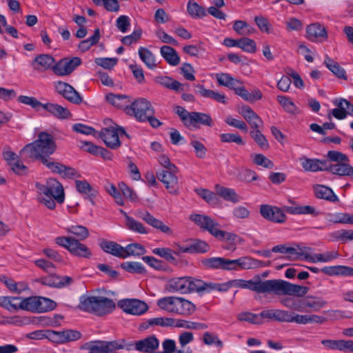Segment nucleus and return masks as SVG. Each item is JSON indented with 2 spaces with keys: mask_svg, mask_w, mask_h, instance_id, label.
I'll use <instances>...</instances> for the list:
<instances>
[{
  "mask_svg": "<svg viewBox=\"0 0 353 353\" xmlns=\"http://www.w3.org/2000/svg\"><path fill=\"white\" fill-rule=\"evenodd\" d=\"M327 160L309 159L302 157L299 159L301 165L306 172L329 171L333 174L344 176L353 173V167L349 163V158L341 152L330 150Z\"/></svg>",
  "mask_w": 353,
  "mask_h": 353,
  "instance_id": "obj_1",
  "label": "nucleus"
},
{
  "mask_svg": "<svg viewBox=\"0 0 353 353\" xmlns=\"http://www.w3.org/2000/svg\"><path fill=\"white\" fill-rule=\"evenodd\" d=\"M257 293L274 294L275 295H288L297 297L304 296L309 291V288L279 279H271L264 281L258 279L256 281L249 280L247 288Z\"/></svg>",
  "mask_w": 353,
  "mask_h": 353,
  "instance_id": "obj_2",
  "label": "nucleus"
},
{
  "mask_svg": "<svg viewBox=\"0 0 353 353\" xmlns=\"http://www.w3.org/2000/svg\"><path fill=\"white\" fill-rule=\"evenodd\" d=\"M57 149V145L52 135L42 132L34 142L26 145L20 152V154L26 158L43 161L48 158Z\"/></svg>",
  "mask_w": 353,
  "mask_h": 353,
  "instance_id": "obj_3",
  "label": "nucleus"
},
{
  "mask_svg": "<svg viewBox=\"0 0 353 353\" xmlns=\"http://www.w3.org/2000/svg\"><path fill=\"white\" fill-rule=\"evenodd\" d=\"M35 187L38 192V201L50 210L56 207V203H63L65 200L63 187L57 180L50 178L46 183H36Z\"/></svg>",
  "mask_w": 353,
  "mask_h": 353,
  "instance_id": "obj_4",
  "label": "nucleus"
},
{
  "mask_svg": "<svg viewBox=\"0 0 353 353\" xmlns=\"http://www.w3.org/2000/svg\"><path fill=\"white\" fill-rule=\"evenodd\" d=\"M78 307L81 311L103 316L112 312L115 303L113 300L103 296L83 295L80 297Z\"/></svg>",
  "mask_w": 353,
  "mask_h": 353,
  "instance_id": "obj_5",
  "label": "nucleus"
},
{
  "mask_svg": "<svg viewBox=\"0 0 353 353\" xmlns=\"http://www.w3.org/2000/svg\"><path fill=\"white\" fill-rule=\"evenodd\" d=\"M191 221L200 228L208 231L213 236L220 241H226L234 243L237 235L232 232H228L219 229V223L211 217L203 214H192Z\"/></svg>",
  "mask_w": 353,
  "mask_h": 353,
  "instance_id": "obj_6",
  "label": "nucleus"
},
{
  "mask_svg": "<svg viewBox=\"0 0 353 353\" xmlns=\"http://www.w3.org/2000/svg\"><path fill=\"white\" fill-rule=\"evenodd\" d=\"M56 306L54 301L41 296H31L21 301V310L32 312H45L53 310Z\"/></svg>",
  "mask_w": 353,
  "mask_h": 353,
  "instance_id": "obj_7",
  "label": "nucleus"
},
{
  "mask_svg": "<svg viewBox=\"0 0 353 353\" xmlns=\"http://www.w3.org/2000/svg\"><path fill=\"white\" fill-rule=\"evenodd\" d=\"M127 114L133 116L139 122L146 121L149 114H154V110L151 103L145 98H139L125 109Z\"/></svg>",
  "mask_w": 353,
  "mask_h": 353,
  "instance_id": "obj_8",
  "label": "nucleus"
},
{
  "mask_svg": "<svg viewBox=\"0 0 353 353\" xmlns=\"http://www.w3.org/2000/svg\"><path fill=\"white\" fill-rule=\"evenodd\" d=\"M197 279L191 276L172 278L167 283V290L172 293L188 294L196 292Z\"/></svg>",
  "mask_w": 353,
  "mask_h": 353,
  "instance_id": "obj_9",
  "label": "nucleus"
},
{
  "mask_svg": "<svg viewBox=\"0 0 353 353\" xmlns=\"http://www.w3.org/2000/svg\"><path fill=\"white\" fill-rule=\"evenodd\" d=\"M55 242L74 256L89 258L92 254L90 250L85 245L72 237L59 236L56 238Z\"/></svg>",
  "mask_w": 353,
  "mask_h": 353,
  "instance_id": "obj_10",
  "label": "nucleus"
},
{
  "mask_svg": "<svg viewBox=\"0 0 353 353\" xmlns=\"http://www.w3.org/2000/svg\"><path fill=\"white\" fill-rule=\"evenodd\" d=\"M119 135H125L129 137L125 129L123 127H117L114 128H103L100 131V137L102 139L105 144L110 148L116 149L120 146Z\"/></svg>",
  "mask_w": 353,
  "mask_h": 353,
  "instance_id": "obj_11",
  "label": "nucleus"
},
{
  "mask_svg": "<svg viewBox=\"0 0 353 353\" xmlns=\"http://www.w3.org/2000/svg\"><path fill=\"white\" fill-rule=\"evenodd\" d=\"M179 172L177 170H161L157 172L156 175L157 179L162 182L165 188L171 194H176L178 189L179 181L176 174Z\"/></svg>",
  "mask_w": 353,
  "mask_h": 353,
  "instance_id": "obj_12",
  "label": "nucleus"
},
{
  "mask_svg": "<svg viewBox=\"0 0 353 353\" xmlns=\"http://www.w3.org/2000/svg\"><path fill=\"white\" fill-rule=\"evenodd\" d=\"M81 63V60L79 57L64 58L52 66V70L58 76H67L71 74Z\"/></svg>",
  "mask_w": 353,
  "mask_h": 353,
  "instance_id": "obj_13",
  "label": "nucleus"
},
{
  "mask_svg": "<svg viewBox=\"0 0 353 353\" xmlns=\"http://www.w3.org/2000/svg\"><path fill=\"white\" fill-rule=\"evenodd\" d=\"M260 213L264 219L274 223H283L286 220V216L283 211L276 206L261 205Z\"/></svg>",
  "mask_w": 353,
  "mask_h": 353,
  "instance_id": "obj_14",
  "label": "nucleus"
},
{
  "mask_svg": "<svg viewBox=\"0 0 353 353\" xmlns=\"http://www.w3.org/2000/svg\"><path fill=\"white\" fill-rule=\"evenodd\" d=\"M118 305L126 313L133 315H141L148 310L147 305L137 299L121 300Z\"/></svg>",
  "mask_w": 353,
  "mask_h": 353,
  "instance_id": "obj_15",
  "label": "nucleus"
},
{
  "mask_svg": "<svg viewBox=\"0 0 353 353\" xmlns=\"http://www.w3.org/2000/svg\"><path fill=\"white\" fill-rule=\"evenodd\" d=\"M321 343L327 350L339 351L344 353H353V341L345 339H324Z\"/></svg>",
  "mask_w": 353,
  "mask_h": 353,
  "instance_id": "obj_16",
  "label": "nucleus"
},
{
  "mask_svg": "<svg viewBox=\"0 0 353 353\" xmlns=\"http://www.w3.org/2000/svg\"><path fill=\"white\" fill-rule=\"evenodd\" d=\"M228 285L225 283L205 282L201 279L196 281V293L200 295L213 292H225L228 290Z\"/></svg>",
  "mask_w": 353,
  "mask_h": 353,
  "instance_id": "obj_17",
  "label": "nucleus"
},
{
  "mask_svg": "<svg viewBox=\"0 0 353 353\" xmlns=\"http://www.w3.org/2000/svg\"><path fill=\"white\" fill-rule=\"evenodd\" d=\"M56 90L69 101L79 104L82 101V98L74 88L67 83L58 81L55 84Z\"/></svg>",
  "mask_w": 353,
  "mask_h": 353,
  "instance_id": "obj_18",
  "label": "nucleus"
},
{
  "mask_svg": "<svg viewBox=\"0 0 353 353\" xmlns=\"http://www.w3.org/2000/svg\"><path fill=\"white\" fill-rule=\"evenodd\" d=\"M306 37L312 42H321L325 41L328 35L323 25L319 23H314L306 27Z\"/></svg>",
  "mask_w": 353,
  "mask_h": 353,
  "instance_id": "obj_19",
  "label": "nucleus"
},
{
  "mask_svg": "<svg viewBox=\"0 0 353 353\" xmlns=\"http://www.w3.org/2000/svg\"><path fill=\"white\" fill-rule=\"evenodd\" d=\"M239 112L247 121L252 129L262 128L263 127L262 119L248 105L243 106Z\"/></svg>",
  "mask_w": 353,
  "mask_h": 353,
  "instance_id": "obj_20",
  "label": "nucleus"
},
{
  "mask_svg": "<svg viewBox=\"0 0 353 353\" xmlns=\"http://www.w3.org/2000/svg\"><path fill=\"white\" fill-rule=\"evenodd\" d=\"M154 81L157 83L176 92L188 90L189 88V85L182 84L179 81L167 76L157 77Z\"/></svg>",
  "mask_w": 353,
  "mask_h": 353,
  "instance_id": "obj_21",
  "label": "nucleus"
},
{
  "mask_svg": "<svg viewBox=\"0 0 353 353\" xmlns=\"http://www.w3.org/2000/svg\"><path fill=\"white\" fill-rule=\"evenodd\" d=\"M54 63V59L50 54H42L37 56L31 63L34 70L45 71L50 69Z\"/></svg>",
  "mask_w": 353,
  "mask_h": 353,
  "instance_id": "obj_22",
  "label": "nucleus"
},
{
  "mask_svg": "<svg viewBox=\"0 0 353 353\" xmlns=\"http://www.w3.org/2000/svg\"><path fill=\"white\" fill-rule=\"evenodd\" d=\"M159 343L154 336H151L143 340L137 341L134 345L139 352L152 353L159 347Z\"/></svg>",
  "mask_w": 353,
  "mask_h": 353,
  "instance_id": "obj_23",
  "label": "nucleus"
},
{
  "mask_svg": "<svg viewBox=\"0 0 353 353\" xmlns=\"http://www.w3.org/2000/svg\"><path fill=\"white\" fill-rule=\"evenodd\" d=\"M139 217L148 224L157 230H159L161 232L169 235L172 234V230L169 226L165 225L161 220L154 217L148 212L141 213Z\"/></svg>",
  "mask_w": 353,
  "mask_h": 353,
  "instance_id": "obj_24",
  "label": "nucleus"
},
{
  "mask_svg": "<svg viewBox=\"0 0 353 353\" xmlns=\"http://www.w3.org/2000/svg\"><path fill=\"white\" fill-rule=\"evenodd\" d=\"M139 217L148 224L157 230H159L161 232L169 235L172 234V230L169 226L165 225L161 220L154 217L148 212L141 213Z\"/></svg>",
  "mask_w": 353,
  "mask_h": 353,
  "instance_id": "obj_25",
  "label": "nucleus"
},
{
  "mask_svg": "<svg viewBox=\"0 0 353 353\" xmlns=\"http://www.w3.org/2000/svg\"><path fill=\"white\" fill-rule=\"evenodd\" d=\"M326 301L323 299L314 296H306L300 301L299 308L303 309V311H307V308L310 309L311 311L316 312L321 308L324 307Z\"/></svg>",
  "mask_w": 353,
  "mask_h": 353,
  "instance_id": "obj_26",
  "label": "nucleus"
},
{
  "mask_svg": "<svg viewBox=\"0 0 353 353\" xmlns=\"http://www.w3.org/2000/svg\"><path fill=\"white\" fill-rule=\"evenodd\" d=\"M75 185L77 190L81 194H85L90 203L94 205V198L98 194L97 190L93 188L87 181L77 180Z\"/></svg>",
  "mask_w": 353,
  "mask_h": 353,
  "instance_id": "obj_27",
  "label": "nucleus"
},
{
  "mask_svg": "<svg viewBox=\"0 0 353 353\" xmlns=\"http://www.w3.org/2000/svg\"><path fill=\"white\" fill-rule=\"evenodd\" d=\"M203 265L211 269H221L230 270V259L223 257H212L205 259L202 261Z\"/></svg>",
  "mask_w": 353,
  "mask_h": 353,
  "instance_id": "obj_28",
  "label": "nucleus"
},
{
  "mask_svg": "<svg viewBox=\"0 0 353 353\" xmlns=\"http://www.w3.org/2000/svg\"><path fill=\"white\" fill-rule=\"evenodd\" d=\"M214 189L218 196H221L226 201L236 203L241 200V196L234 189L225 188L219 184L214 186Z\"/></svg>",
  "mask_w": 353,
  "mask_h": 353,
  "instance_id": "obj_29",
  "label": "nucleus"
},
{
  "mask_svg": "<svg viewBox=\"0 0 353 353\" xmlns=\"http://www.w3.org/2000/svg\"><path fill=\"white\" fill-rule=\"evenodd\" d=\"M99 246L105 252L122 259L124 256V247H122L117 242L102 240L99 243Z\"/></svg>",
  "mask_w": 353,
  "mask_h": 353,
  "instance_id": "obj_30",
  "label": "nucleus"
},
{
  "mask_svg": "<svg viewBox=\"0 0 353 353\" xmlns=\"http://www.w3.org/2000/svg\"><path fill=\"white\" fill-rule=\"evenodd\" d=\"M230 270H237L239 269L248 270L254 268L256 264L261 263L257 260L252 259L250 257L244 256L236 259H230Z\"/></svg>",
  "mask_w": 353,
  "mask_h": 353,
  "instance_id": "obj_31",
  "label": "nucleus"
},
{
  "mask_svg": "<svg viewBox=\"0 0 353 353\" xmlns=\"http://www.w3.org/2000/svg\"><path fill=\"white\" fill-rule=\"evenodd\" d=\"M43 109L47 110L49 113L58 119H65L70 116V112L67 108L57 103H44Z\"/></svg>",
  "mask_w": 353,
  "mask_h": 353,
  "instance_id": "obj_32",
  "label": "nucleus"
},
{
  "mask_svg": "<svg viewBox=\"0 0 353 353\" xmlns=\"http://www.w3.org/2000/svg\"><path fill=\"white\" fill-rule=\"evenodd\" d=\"M285 210L291 214H311L319 215V212L312 205H301L293 203L290 206H285Z\"/></svg>",
  "mask_w": 353,
  "mask_h": 353,
  "instance_id": "obj_33",
  "label": "nucleus"
},
{
  "mask_svg": "<svg viewBox=\"0 0 353 353\" xmlns=\"http://www.w3.org/2000/svg\"><path fill=\"white\" fill-rule=\"evenodd\" d=\"M339 257V254L337 251L332 250L326 252L323 254H314L309 253L307 256V261L311 263H329Z\"/></svg>",
  "mask_w": 353,
  "mask_h": 353,
  "instance_id": "obj_34",
  "label": "nucleus"
},
{
  "mask_svg": "<svg viewBox=\"0 0 353 353\" xmlns=\"http://www.w3.org/2000/svg\"><path fill=\"white\" fill-rule=\"evenodd\" d=\"M324 321V319L318 315L314 314H299L292 312V318H291V323H296L298 324H307V323H321Z\"/></svg>",
  "mask_w": 353,
  "mask_h": 353,
  "instance_id": "obj_35",
  "label": "nucleus"
},
{
  "mask_svg": "<svg viewBox=\"0 0 353 353\" xmlns=\"http://www.w3.org/2000/svg\"><path fill=\"white\" fill-rule=\"evenodd\" d=\"M190 127L196 128L198 124L212 127L213 120L211 117L205 113L191 112Z\"/></svg>",
  "mask_w": 353,
  "mask_h": 353,
  "instance_id": "obj_36",
  "label": "nucleus"
},
{
  "mask_svg": "<svg viewBox=\"0 0 353 353\" xmlns=\"http://www.w3.org/2000/svg\"><path fill=\"white\" fill-rule=\"evenodd\" d=\"M195 309L196 307L192 302L183 298L178 297L175 314L188 316L194 313Z\"/></svg>",
  "mask_w": 353,
  "mask_h": 353,
  "instance_id": "obj_37",
  "label": "nucleus"
},
{
  "mask_svg": "<svg viewBox=\"0 0 353 353\" xmlns=\"http://www.w3.org/2000/svg\"><path fill=\"white\" fill-rule=\"evenodd\" d=\"M105 98L108 103L118 108H125V110L130 107L129 103L130 101L127 95L109 93L106 95Z\"/></svg>",
  "mask_w": 353,
  "mask_h": 353,
  "instance_id": "obj_38",
  "label": "nucleus"
},
{
  "mask_svg": "<svg viewBox=\"0 0 353 353\" xmlns=\"http://www.w3.org/2000/svg\"><path fill=\"white\" fill-rule=\"evenodd\" d=\"M196 87L199 88L198 93L201 96L205 98L212 99L214 101L223 104L227 103V98L225 94L212 90L206 89L202 85H198Z\"/></svg>",
  "mask_w": 353,
  "mask_h": 353,
  "instance_id": "obj_39",
  "label": "nucleus"
},
{
  "mask_svg": "<svg viewBox=\"0 0 353 353\" xmlns=\"http://www.w3.org/2000/svg\"><path fill=\"white\" fill-rule=\"evenodd\" d=\"M311 248L308 247H301L296 245V247H288L287 254L288 258L292 260H296L303 258L307 261V256L311 251Z\"/></svg>",
  "mask_w": 353,
  "mask_h": 353,
  "instance_id": "obj_40",
  "label": "nucleus"
},
{
  "mask_svg": "<svg viewBox=\"0 0 353 353\" xmlns=\"http://www.w3.org/2000/svg\"><path fill=\"white\" fill-rule=\"evenodd\" d=\"M160 52L163 59L171 65H177L180 62V58L176 50L170 46H163L161 48Z\"/></svg>",
  "mask_w": 353,
  "mask_h": 353,
  "instance_id": "obj_41",
  "label": "nucleus"
},
{
  "mask_svg": "<svg viewBox=\"0 0 353 353\" xmlns=\"http://www.w3.org/2000/svg\"><path fill=\"white\" fill-rule=\"evenodd\" d=\"M54 335L57 336V339L61 343L75 341L80 339L81 334L79 332L72 330H68L63 332L52 331L49 333V336Z\"/></svg>",
  "mask_w": 353,
  "mask_h": 353,
  "instance_id": "obj_42",
  "label": "nucleus"
},
{
  "mask_svg": "<svg viewBox=\"0 0 353 353\" xmlns=\"http://www.w3.org/2000/svg\"><path fill=\"white\" fill-rule=\"evenodd\" d=\"M315 194L316 197L325 199L330 202H336L339 201L338 196L334 193L333 190L325 185H318L315 187Z\"/></svg>",
  "mask_w": 353,
  "mask_h": 353,
  "instance_id": "obj_43",
  "label": "nucleus"
},
{
  "mask_svg": "<svg viewBox=\"0 0 353 353\" xmlns=\"http://www.w3.org/2000/svg\"><path fill=\"white\" fill-rule=\"evenodd\" d=\"M324 64L338 78L347 80V77L345 70L342 67H341L337 62L334 61L327 55L325 56Z\"/></svg>",
  "mask_w": 353,
  "mask_h": 353,
  "instance_id": "obj_44",
  "label": "nucleus"
},
{
  "mask_svg": "<svg viewBox=\"0 0 353 353\" xmlns=\"http://www.w3.org/2000/svg\"><path fill=\"white\" fill-rule=\"evenodd\" d=\"M138 54L141 60L150 69H154L157 66L156 59L152 52L148 48L140 47L138 50Z\"/></svg>",
  "mask_w": 353,
  "mask_h": 353,
  "instance_id": "obj_45",
  "label": "nucleus"
},
{
  "mask_svg": "<svg viewBox=\"0 0 353 353\" xmlns=\"http://www.w3.org/2000/svg\"><path fill=\"white\" fill-rule=\"evenodd\" d=\"M20 297L17 296H0V306L9 311L21 309Z\"/></svg>",
  "mask_w": 353,
  "mask_h": 353,
  "instance_id": "obj_46",
  "label": "nucleus"
},
{
  "mask_svg": "<svg viewBox=\"0 0 353 353\" xmlns=\"http://www.w3.org/2000/svg\"><path fill=\"white\" fill-rule=\"evenodd\" d=\"M187 11L194 19H201L207 15L205 9L193 0H189L188 2Z\"/></svg>",
  "mask_w": 353,
  "mask_h": 353,
  "instance_id": "obj_47",
  "label": "nucleus"
},
{
  "mask_svg": "<svg viewBox=\"0 0 353 353\" xmlns=\"http://www.w3.org/2000/svg\"><path fill=\"white\" fill-rule=\"evenodd\" d=\"M178 297L166 296L158 300L157 305L169 313L175 314L176 305Z\"/></svg>",
  "mask_w": 353,
  "mask_h": 353,
  "instance_id": "obj_48",
  "label": "nucleus"
},
{
  "mask_svg": "<svg viewBox=\"0 0 353 353\" xmlns=\"http://www.w3.org/2000/svg\"><path fill=\"white\" fill-rule=\"evenodd\" d=\"M195 192L205 201L211 205H216L219 203V199L216 192H213L208 189L199 188Z\"/></svg>",
  "mask_w": 353,
  "mask_h": 353,
  "instance_id": "obj_49",
  "label": "nucleus"
},
{
  "mask_svg": "<svg viewBox=\"0 0 353 353\" xmlns=\"http://www.w3.org/2000/svg\"><path fill=\"white\" fill-rule=\"evenodd\" d=\"M146 250L141 244L137 243H130L124 248V256L123 259L130 256H139L144 254Z\"/></svg>",
  "mask_w": 353,
  "mask_h": 353,
  "instance_id": "obj_50",
  "label": "nucleus"
},
{
  "mask_svg": "<svg viewBox=\"0 0 353 353\" xmlns=\"http://www.w3.org/2000/svg\"><path fill=\"white\" fill-rule=\"evenodd\" d=\"M65 230L67 232L76 236L79 241H83L89 236L88 229L83 225H70L67 227Z\"/></svg>",
  "mask_w": 353,
  "mask_h": 353,
  "instance_id": "obj_51",
  "label": "nucleus"
},
{
  "mask_svg": "<svg viewBox=\"0 0 353 353\" xmlns=\"http://www.w3.org/2000/svg\"><path fill=\"white\" fill-rule=\"evenodd\" d=\"M276 99L283 110L288 113L293 114L299 113V111L298 108L290 98L283 95H279Z\"/></svg>",
  "mask_w": 353,
  "mask_h": 353,
  "instance_id": "obj_52",
  "label": "nucleus"
},
{
  "mask_svg": "<svg viewBox=\"0 0 353 353\" xmlns=\"http://www.w3.org/2000/svg\"><path fill=\"white\" fill-rule=\"evenodd\" d=\"M174 323V319L168 317H157L147 320L143 325L144 328L149 326L159 325L161 327H172Z\"/></svg>",
  "mask_w": 353,
  "mask_h": 353,
  "instance_id": "obj_53",
  "label": "nucleus"
},
{
  "mask_svg": "<svg viewBox=\"0 0 353 353\" xmlns=\"http://www.w3.org/2000/svg\"><path fill=\"white\" fill-rule=\"evenodd\" d=\"M233 30L239 35H249L253 32V29L249 24L242 20H236L234 21Z\"/></svg>",
  "mask_w": 353,
  "mask_h": 353,
  "instance_id": "obj_54",
  "label": "nucleus"
},
{
  "mask_svg": "<svg viewBox=\"0 0 353 353\" xmlns=\"http://www.w3.org/2000/svg\"><path fill=\"white\" fill-rule=\"evenodd\" d=\"M330 216V221L334 223L353 224V214L338 212Z\"/></svg>",
  "mask_w": 353,
  "mask_h": 353,
  "instance_id": "obj_55",
  "label": "nucleus"
},
{
  "mask_svg": "<svg viewBox=\"0 0 353 353\" xmlns=\"http://www.w3.org/2000/svg\"><path fill=\"white\" fill-rule=\"evenodd\" d=\"M261 129L253 128L250 131V136L261 149L267 150L269 148V144L265 137L261 132Z\"/></svg>",
  "mask_w": 353,
  "mask_h": 353,
  "instance_id": "obj_56",
  "label": "nucleus"
},
{
  "mask_svg": "<svg viewBox=\"0 0 353 353\" xmlns=\"http://www.w3.org/2000/svg\"><path fill=\"white\" fill-rule=\"evenodd\" d=\"M126 227L131 231L139 234H148V230L144 225L131 216H127Z\"/></svg>",
  "mask_w": 353,
  "mask_h": 353,
  "instance_id": "obj_57",
  "label": "nucleus"
},
{
  "mask_svg": "<svg viewBox=\"0 0 353 353\" xmlns=\"http://www.w3.org/2000/svg\"><path fill=\"white\" fill-rule=\"evenodd\" d=\"M105 344L108 347V352L112 350H120V349H126L128 350H131L133 349L134 343H127L125 340L113 341H104Z\"/></svg>",
  "mask_w": 353,
  "mask_h": 353,
  "instance_id": "obj_58",
  "label": "nucleus"
},
{
  "mask_svg": "<svg viewBox=\"0 0 353 353\" xmlns=\"http://www.w3.org/2000/svg\"><path fill=\"white\" fill-rule=\"evenodd\" d=\"M121 267L130 273L143 274L145 272L144 266L139 262H125Z\"/></svg>",
  "mask_w": 353,
  "mask_h": 353,
  "instance_id": "obj_59",
  "label": "nucleus"
},
{
  "mask_svg": "<svg viewBox=\"0 0 353 353\" xmlns=\"http://www.w3.org/2000/svg\"><path fill=\"white\" fill-rule=\"evenodd\" d=\"M210 250V245L205 241L196 240L189 245V253H205Z\"/></svg>",
  "mask_w": 353,
  "mask_h": 353,
  "instance_id": "obj_60",
  "label": "nucleus"
},
{
  "mask_svg": "<svg viewBox=\"0 0 353 353\" xmlns=\"http://www.w3.org/2000/svg\"><path fill=\"white\" fill-rule=\"evenodd\" d=\"M239 48L249 53H254L256 51L255 41L248 37H242L239 39Z\"/></svg>",
  "mask_w": 353,
  "mask_h": 353,
  "instance_id": "obj_61",
  "label": "nucleus"
},
{
  "mask_svg": "<svg viewBox=\"0 0 353 353\" xmlns=\"http://www.w3.org/2000/svg\"><path fill=\"white\" fill-rule=\"evenodd\" d=\"M130 19L127 15H121L119 16L115 23V26L117 30L122 32L126 33L129 31L130 28Z\"/></svg>",
  "mask_w": 353,
  "mask_h": 353,
  "instance_id": "obj_62",
  "label": "nucleus"
},
{
  "mask_svg": "<svg viewBox=\"0 0 353 353\" xmlns=\"http://www.w3.org/2000/svg\"><path fill=\"white\" fill-rule=\"evenodd\" d=\"M221 141L223 143H235L238 145H243L245 144L243 139L238 134L234 133H223L220 134Z\"/></svg>",
  "mask_w": 353,
  "mask_h": 353,
  "instance_id": "obj_63",
  "label": "nucleus"
},
{
  "mask_svg": "<svg viewBox=\"0 0 353 353\" xmlns=\"http://www.w3.org/2000/svg\"><path fill=\"white\" fill-rule=\"evenodd\" d=\"M88 350L89 353H108L104 341L92 342L88 345Z\"/></svg>",
  "mask_w": 353,
  "mask_h": 353,
  "instance_id": "obj_64",
  "label": "nucleus"
}]
</instances>
